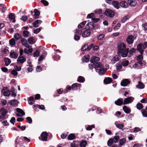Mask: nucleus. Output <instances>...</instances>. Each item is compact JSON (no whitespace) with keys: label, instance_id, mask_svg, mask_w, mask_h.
I'll return each mask as SVG.
<instances>
[{"label":"nucleus","instance_id":"36","mask_svg":"<svg viewBox=\"0 0 147 147\" xmlns=\"http://www.w3.org/2000/svg\"><path fill=\"white\" fill-rule=\"evenodd\" d=\"M113 140L112 138L109 139L107 142V145L109 146H112L113 143Z\"/></svg>","mask_w":147,"mask_h":147},{"label":"nucleus","instance_id":"12","mask_svg":"<svg viewBox=\"0 0 147 147\" xmlns=\"http://www.w3.org/2000/svg\"><path fill=\"white\" fill-rule=\"evenodd\" d=\"M86 28L90 30L94 28V23L90 22L88 23L86 26Z\"/></svg>","mask_w":147,"mask_h":147},{"label":"nucleus","instance_id":"53","mask_svg":"<svg viewBox=\"0 0 147 147\" xmlns=\"http://www.w3.org/2000/svg\"><path fill=\"white\" fill-rule=\"evenodd\" d=\"M40 52L38 50H37L34 53V57H38L39 55Z\"/></svg>","mask_w":147,"mask_h":147},{"label":"nucleus","instance_id":"6","mask_svg":"<svg viewBox=\"0 0 147 147\" xmlns=\"http://www.w3.org/2000/svg\"><path fill=\"white\" fill-rule=\"evenodd\" d=\"M94 67L96 71L100 75L101 74V64L100 63H96L94 65Z\"/></svg>","mask_w":147,"mask_h":147},{"label":"nucleus","instance_id":"56","mask_svg":"<svg viewBox=\"0 0 147 147\" xmlns=\"http://www.w3.org/2000/svg\"><path fill=\"white\" fill-rule=\"evenodd\" d=\"M119 136H115L113 139V140L114 142L115 143H116L117 142L118 140H119Z\"/></svg>","mask_w":147,"mask_h":147},{"label":"nucleus","instance_id":"22","mask_svg":"<svg viewBox=\"0 0 147 147\" xmlns=\"http://www.w3.org/2000/svg\"><path fill=\"white\" fill-rule=\"evenodd\" d=\"M80 87L81 85L80 84L75 83L73 84L72 85V89L73 90H76L77 89V87Z\"/></svg>","mask_w":147,"mask_h":147},{"label":"nucleus","instance_id":"62","mask_svg":"<svg viewBox=\"0 0 147 147\" xmlns=\"http://www.w3.org/2000/svg\"><path fill=\"white\" fill-rule=\"evenodd\" d=\"M119 58L117 57V56H114L113 58V61H115V62L118 61L119 60Z\"/></svg>","mask_w":147,"mask_h":147},{"label":"nucleus","instance_id":"42","mask_svg":"<svg viewBox=\"0 0 147 147\" xmlns=\"http://www.w3.org/2000/svg\"><path fill=\"white\" fill-rule=\"evenodd\" d=\"M136 106L137 109L139 110H140L143 108V105L140 103H138Z\"/></svg>","mask_w":147,"mask_h":147},{"label":"nucleus","instance_id":"33","mask_svg":"<svg viewBox=\"0 0 147 147\" xmlns=\"http://www.w3.org/2000/svg\"><path fill=\"white\" fill-rule=\"evenodd\" d=\"M28 103L31 105L33 104L34 102V100L32 96L28 98Z\"/></svg>","mask_w":147,"mask_h":147},{"label":"nucleus","instance_id":"48","mask_svg":"<svg viewBox=\"0 0 147 147\" xmlns=\"http://www.w3.org/2000/svg\"><path fill=\"white\" fill-rule=\"evenodd\" d=\"M129 18V17L128 16H124L122 19V20L121 22L122 23H124Z\"/></svg>","mask_w":147,"mask_h":147},{"label":"nucleus","instance_id":"21","mask_svg":"<svg viewBox=\"0 0 147 147\" xmlns=\"http://www.w3.org/2000/svg\"><path fill=\"white\" fill-rule=\"evenodd\" d=\"M42 21L40 20H37L33 23L32 24L34 27H38L41 23Z\"/></svg>","mask_w":147,"mask_h":147},{"label":"nucleus","instance_id":"37","mask_svg":"<svg viewBox=\"0 0 147 147\" xmlns=\"http://www.w3.org/2000/svg\"><path fill=\"white\" fill-rule=\"evenodd\" d=\"M77 81L80 82H84L85 81V78L82 76H79L78 78Z\"/></svg>","mask_w":147,"mask_h":147},{"label":"nucleus","instance_id":"31","mask_svg":"<svg viewBox=\"0 0 147 147\" xmlns=\"http://www.w3.org/2000/svg\"><path fill=\"white\" fill-rule=\"evenodd\" d=\"M138 84L136 86V87L137 88L143 89L144 88V85L141 82H138Z\"/></svg>","mask_w":147,"mask_h":147},{"label":"nucleus","instance_id":"40","mask_svg":"<svg viewBox=\"0 0 147 147\" xmlns=\"http://www.w3.org/2000/svg\"><path fill=\"white\" fill-rule=\"evenodd\" d=\"M17 112L20 114L21 115H25L24 111L21 109L19 108H17L16 109Z\"/></svg>","mask_w":147,"mask_h":147},{"label":"nucleus","instance_id":"64","mask_svg":"<svg viewBox=\"0 0 147 147\" xmlns=\"http://www.w3.org/2000/svg\"><path fill=\"white\" fill-rule=\"evenodd\" d=\"M142 47L144 49H145L147 47V42H145L142 44Z\"/></svg>","mask_w":147,"mask_h":147},{"label":"nucleus","instance_id":"18","mask_svg":"<svg viewBox=\"0 0 147 147\" xmlns=\"http://www.w3.org/2000/svg\"><path fill=\"white\" fill-rule=\"evenodd\" d=\"M26 61L25 58H24L23 56H19L17 60L18 63H23Z\"/></svg>","mask_w":147,"mask_h":147},{"label":"nucleus","instance_id":"57","mask_svg":"<svg viewBox=\"0 0 147 147\" xmlns=\"http://www.w3.org/2000/svg\"><path fill=\"white\" fill-rule=\"evenodd\" d=\"M121 26V24L120 23H118L117 24L114 28V30H115L118 29L119 28V27Z\"/></svg>","mask_w":147,"mask_h":147},{"label":"nucleus","instance_id":"60","mask_svg":"<svg viewBox=\"0 0 147 147\" xmlns=\"http://www.w3.org/2000/svg\"><path fill=\"white\" fill-rule=\"evenodd\" d=\"M141 129L140 128L138 127H136L135 128L134 131V132H137L141 131Z\"/></svg>","mask_w":147,"mask_h":147},{"label":"nucleus","instance_id":"45","mask_svg":"<svg viewBox=\"0 0 147 147\" xmlns=\"http://www.w3.org/2000/svg\"><path fill=\"white\" fill-rule=\"evenodd\" d=\"M115 124L116 127L120 129H122L123 127V125L122 124H117L116 122L115 123Z\"/></svg>","mask_w":147,"mask_h":147},{"label":"nucleus","instance_id":"38","mask_svg":"<svg viewBox=\"0 0 147 147\" xmlns=\"http://www.w3.org/2000/svg\"><path fill=\"white\" fill-rule=\"evenodd\" d=\"M14 37L15 40L17 41L20 38H21V36L19 33H17L14 35Z\"/></svg>","mask_w":147,"mask_h":147},{"label":"nucleus","instance_id":"10","mask_svg":"<svg viewBox=\"0 0 147 147\" xmlns=\"http://www.w3.org/2000/svg\"><path fill=\"white\" fill-rule=\"evenodd\" d=\"M130 83L129 80L127 79H125L123 80L121 83V86H125L127 85L128 84Z\"/></svg>","mask_w":147,"mask_h":147},{"label":"nucleus","instance_id":"26","mask_svg":"<svg viewBox=\"0 0 147 147\" xmlns=\"http://www.w3.org/2000/svg\"><path fill=\"white\" fill-rule=\"evenodd\" d=\"M112 4L115 8L117 9L119 8V4L118 1H113L112 2Z\"/></svg>","mask_w":147,"mask_h":147},{"label":"nucleus","instance_id":"32","mask_svg":"<svg viewBox=\"0 0 147 147\" xmlns=\"http://www.w3.org/2000/svg\"><path fill=\"white\" fill-rule=\"evenodd\" d=\"M79 144L80 147H85L87 144V142L86 140H82Z\"/></svg>","mask_w":147,"mask_h":147},{"label":"nucleus","instance_id":"20","mask_svg":"<svg viewBox=\"0 0 147 147\" xmlns=\"http://www.w3.org/2000/svg\"><path fill=\"white\" fill-rule=\"evenodd\" d=\"M3 95L5 96H9L11 93V91L8 90H5L3 88L2 90Z\"/></svg>","mask_w":147,"mask_h":147},{"label":"nucleus","instance_id":"51","mask_svg":"<svg viewBox=\"0 0 147 147\" xmlns=\"http://www.w3.org/2000/svg\"><path fill=\"white\" fill-rule=\"evenodd\" d=\"M29 32L28 31L25 30L23 32V36L25 37H27L28 36Z\"/></svg>","mask_w":147,"mask_h":147},{"label":"nucleus","instance_id":"5","mask_svg":"<svg viewBox=\"0 0 147 147\" xmlns=\"http://www.w3.org/2000/svg\"><path fill=\"white\" fill-rule=\"evenodd\" d=\"M82 32L81 30L79 29H76L74 33V39L76 40H78L80 39V35H81Z\"/></svg>","mask_w":147,"mask_h":147},{"label":"nucleus","instance_id":"30","mask_svg":"<svg viewBox=\"0 0 147 147\" xmlns=\"http://www.w3.org/2000/svg\"><path fill=\"white\" fill-rule=\"evenodd\" d=\"M28 41L31 44H33L35 42V40L33 37L29 38L28 39Z\"/></svg>","mask_w":147,"mask_h":147},{"label":"nucleus","instance_id":"55","mask_svg":"<svg viewBox=\"0 0 147 147\" xmlns=\"http://www.w3.org/2000/svg\"><path fill=\"white\" fill-rule=\"evenodd\" d=\"M95 126L94 125H89L86 128V129L87 130H91L92 129V128H94Z\"/></svg>","mask_w":147,"mask_h":147},{"label":"nucleus","instance_id":"13","mask_svg":"<svg viewBox=\"0 0 147 147\" xmlns=\"http://www.w3.org/2000/svg\"><path fill=\"white\" fill-rule=\"evenodd\" d=\"M123 99L122 98L118 99L115 102V105L119 106L123 104Z\"/></svg>","mask_w":147,"mask_h":147},{"label":"nucleus","instance_id":"41","mask_svg":"<svg viewBox=\"0 0 147 147\" xmlns=\"http://www.w3.org/2000/svg\"><path fill=\"white\" fill-rule=\"evenodd\" d=\"M9 42L11 45H16V42L15 39L12 38L9 40Z\"/></svg>","mask_w":147,"mask_h":147},{"label":"nucleus","instance_id":"49","mask_svg":"<svg viewBox=\"0 0 147 147\" xmlns=\"http://www.w3.org/2000/svg\"><path fill=\"white\" fill-rule=\"evenodd\" d=\"M10 104L12 105H15L17 104L18 102V101L15 99L11 100L10 101Z\"/></svg>","mask_w":147,"mask_h":147},{"label":"nucleus","instance_id":"4","mask_svg":"<svg viewBox=\"0 0 147 147\" xmlns=\"http://www.w3.org/2000/svg\"><path fill=\"white\" fill-rule=\"evenodd\" d=\"M41 136L39 137L40 140L43 141H46L47 140V138L48 134L46 131L42 132L41 134Z\"/></svg>","mask_w":147,"mask_h":147},{"label":"nucleus","instance_id":"29","mask_svg":"<svg viewBox=\"0 0 147 147\" xmlns=\"http://www.w3.org/2000/svg\"><path fill=\"white\" fill-rule=\"evenodd\" d=\"M0 113L1 115L4 116L5 115L7 112L6 111V109L4 108H1L0 110Z\"/></svg>","mask_w":147,"mask_h":147},{"label":"nucleus","instance_id":"9","mask_svg":"<svg viewBox=\"0 0 147 147\" xmlns=\"http://www.w3.org/2000/svg\"><path fill=\"white\" fill-rule=\"evenodd\" d=\"M21 42L22 45L24 47L29 48H30V46L28 44L27 41L26 39L24 38H22L21 40Z\"/></svg>","mask_w":147,"mask_h":147},{"label":"nucleus","instance_id":"23","mask_svg":"<svg viewBox=\"0 0 147 147\" xmlns=\"http://www.w3.org/2000/svg\"><path fill=\"white\" fill-rule=\"evenodd\" d=\"M123 109L124 112L127 114H129L131 111V109L126 106H124Z\"/></svg>","mask_w":147,"mask_h":147},{"label":"nucleus","instance_id":"8","mask_svg":"<svg viewBox=\"0 0 147 147\" xmlns=\"http://www.w3.org/2000/svg\"><path fill=\"white\" fill-rule=\"evenodd\" d=\"M134 36L132 35H130L128 36L126 39V42L129 45L132 44L134 42Z\"/></svg>","mask_w":147,"mask_h":147},{"label":"nucleus","instance_id":"15","mask_svg":"<svg viewBox=\"0 0 147 147\" xmlns=\"http://www.w3.org/2000/svg\"><path fill=\"white\" fill-rule=\"evenodd\" d=\"M113 81L112 79L110 77L106 78L103 81L104 83L106 84H109Z\"/></svg>","mask_w":147,"mask_h":147},{"label":"nucleus","instance_id":"17","mask_svg":"<svg viewBox=\"0 0 147 147\" xmlns=\"http://www.w3.org/2000/svg\"><path fill=\"white\" fill-rule=\"evenodd\" d=\"M79 142L78 140L74 141L71 144V147H79Z\"/></svg>","mask_w":147,"mask_h":147},{"label":"nucleus","instance_id":"11","mask_svg":"<svg viewBox=\"0 0 147 147\" xmlns=\"http://www.w3.org/2000/svg\"><path fill=\"white\" fill-rule=\"evenodd\" d=\"M92 30L88 29L86 30L82 34V36L84 37H86L88 36L90 34Z\"/></svg>","mask_w":147,"mask_h":147},{"label":"nucleus","instance_id":"47","mask_svg":"<svg viewBox=\"0 0 147 147\" xmlns=\"http://www.w3.org/2000/svg\"><path fill=\"white\" fill-rule=\"evenodd\" d=\"M142 114L143 116L147 117V112L144 109H142L141 110Z\"/></svg>","mask_w":147,"mask_h":147},{"label":"nucleus","instance_id":"58","mask_svg":"<svg viewBox=\"0 0 147 147\" xmlns=\"http://www.w3.org/2000/svg\"><path fill=\"white\" fill-rule=\"evenodd\" d=\"M41 2L45 6H47L49 4L48 2L45 0H42Z\"/></svg>","mask_w":147,"mask_h":147},{"label":"nucleus","instance_id":"61","mask_svg":"<svg viewBox=\"0 0 147 147\" xmlns=\"http://www.w3.org/2000/svg\"><path fill=\"white\" fill-rule=\"evenodd\" d=\"M21 20L24 22H25L26 21L28 18L26 16H23L21 18Z\"/></svg>","mask_w":147,"mask_h":147},{"label":"nucleus","instance_id":"50","mask_svg":"<svg viewBox=\"0 0 147 147\" xmlns=\"http://www.w3.org/2000/svg\"><path fill=\"white\" fill-rule=\"evenodd\" d=\"M9 17L11 20L14 19L15 18L14 14L12 13H10L9 16Z\"/></svg>","mask_w":147,"mask_h":147},{"label":"nucleus","instance_id":"7","mask_svg":"<svg viewBox=\"0 0 147 147\" xmlns=\"http://www.w3.org/2000/svg\"><path fill=\"white\" fill-rule=\"evenodd\" d=\"M134 99V98L132 96L128 97L125 99L123 104L124 105H126L129 103H131L133 102Z\"/></svg>","mask_w":147,"mask_h":147},{"label":"nucleus","instance_id":"16","mask_svg":"<svg viewBox=\"0 0 147 147\" xmlns=\"http://www.w3.org/2000/svg\"><path fill=\"white\" fill-rule=\"evenodd\" d=\"M142 44H139L137 45V50L139 51L140 53L141 54H142L144 52V50L142 49Z\"/></svg>","mask_w":147,"mask_h":147},{"label":"nucleus","instance_id":"24","mask_svg":"<svg viewBox=\"0 0 147 147\" xmlns=\"http://www.w3.org/2000/svg\"><path fill=\"white\" fill-rule=\"evenodd\" d=\"M119 4L121 7L124 8H127L128 5L127 3L125 1H122Z\"/></svg>","mask_w":147,"mask_h":147},{"label":"nucleus","instance_id":"35","mask_svg":"<svg viewBox=\"0 0 147 147\" xmlns=\"http://www.w3.org/2000/svg\"><path fill=\"white\" fill-rule=\"evenodd\" d=\"M75 138V136L74 134H71L68 136L67 138L68 140H71L74 139Z\"/></svg>","mask_w":147,"mask_h":147},{"label":"nucleus","instance_id":"3","mask_svg":"<svg viewBox=\"0 0 147 147\" xmlns=\"http://www.w3.org/2000/svg\"><path fill=\"white\" fill-rule=\"evenodd\" d=\"M104 14L107 17L110 18L113 17L114 15V12L111 9H107L104 12Z\"/></svg>","mask_w":147,"mask_h":147},{"label":"nucleus","instance_id":"54","mask_svg":"<svg viewBox=\"0 0 147 147\" xmlns=\"http://www.w3.org/2000/svg\"><path fill=\"white\" fill-rule=\"evenodd\" d=\"M88 45L87 44L85 45L82 48V51H84L87 50L88 51Z\"/></svg>","mask_w":147,"mask_h":147},{"label":"nucleus","instance_id":"52","mask_svg":"<svg viewBox=\"0 0 147 147\" xmlns=\"http://www.w3.org/2000/svg\"><path fill=\"white\" fill-rule=\"evenodd\" d=\"M136 50V49H135L134 48H132L129 51V53L130 55H133V53H135Z\"/></svg>","mask_w":147,"mask_h":147},{"label":"nucleus","instance_id":"34","mask_svg":"<svg viewBox=\"0 0 147 147\" xmlns=\"http://www.w3.org/2000/svg\"><path fill=\"white\" fill-rule=\"evenodd\" d=\"M89 55H87L83 57L82 58V60L83 62H87L89 61Z\"/></svg>","mask_w":147,"mask_h":147},{"label":"nucleus","instance_id":"46","mask_svg":"<svg viewBox=\"0 0 147 147\" xmlns=\"http://www.w3.org/2000/svg\"><path fill=\"white\" fill-rule=\"evenodd\" d=\"M126 142V140L124 138H121L119 141L120 144L121 145H122L124 144Z\"/></svg>","mask_w":147,"mask_h":147},{"label":"nucleus","instance_id":"28","mask_svg":"<svg viewBox=\"0 0 147 147\" xmlns=\"http://www.w3.org/2000/svg\"><path fill=\"white\" fill-rule=\"evenodd\" d=\"M10 55L12 58L16 59L18 56V54L13 51H11L10 53Z\"/></svg>","mask_w":147,"mask_h":147},{"label":"nucleus","instance_id":"2","mask_svg":"<svg viewBox=\"0 0 147 147\" xmlns=\"http://www.w3.org/2000/svg\"><path fill=\"white\" fill-rule=\"evenodd\" d=\"M142 54L139 55L136 57V60L138 61L137 63L140 64L142 66H145L146 64V62L143 60V57Z\"/></svg>","mask_w":147,"mask_h":147},{"label":"nucleus","instance_id":"59","mask_svg":"<svg viewBox=\"0 0 147 147\" xmlns=\"http://www.w3.org/2000/svg\"><path fill=\"white\" fill-rule=\"evenodd\" d=\"M94 16V13H91L90 14H89L88 15L87 18H91L93 17Z\"/></svg>","mask_w":147,"mask_h":147},{"label":"nucleus","instance_id":"43","mask_svg":"<svg viewBox=\"0 0 147 147\" xmlns=\"http://www.w3.org/2000/svg\"><path fill=\"white\" fill-rule=\"evenodd\" d=\"M129 61L128 60L123 61L122 62V64L124 67L127 66L128 65Z\"/></svg>","mask_w":147,"mask_h":147},{"label":"nucleus","instance_id":"25","mask_svg":"<svg viewBox=\"0 0 147 147\" xmlns=\"http://www.w3.org/2000/svg\"><path fill=\"white\" fill-rule=\"evenodd\" d=\"M128 3L131 6H134L136 5V0H128Z\"/></svg>","mask_w":147,"mask_h":147},{"label":"nucleus","instance_id":"27","mask_svg":"<svg viewBox=\"0 0 147 147\" xmlns=\"http://www.w3.org/2000/svg\"><path fill=\"white\" fill-rule=\"evenodd\" d=\"M34 18L37 19L38 18L40 15V13L39 11L37 9H35L34 10Z\"/></svg>","mask_w":147,"mask_h":147},{"label":"nucleus","instance_id":"1","mask_svg":"<svg viewBox=\"0 0 147 147\" xmlns=\"http://www.w3.org/2000/svg\"><path fill=\"white\" fill-rule=\"evenodd\" d=\"M117 48L118 49V55L121 56L124 49H126V45L124 43H121L118 45Z\"/></svg>","mask_w":147,"mask_h":147},{"label":"nucleus","instance_id":"19","mask_svg":"<svg viewBox=\"0 0 147 147\" xmlns=\"http://www.w3.org/2000/svg\"><path fill=\"white\" fill-rule=\"evenodd\" d=\"M129 48L125 49H124V50L121 56L122 57H126L128 55L129 52Z\"/></svg>","mask_w":147,"mask_h":147},{"label":"nucleus","instance_id":"39","mask_svg":"<svg viewBox=\"0 0 147 147\" xmlns=\"http://www.w3.org/2000/svg\"><path fill=\"white\" fill-rule=\"evenodd\" d=\"M86 22V21H84L80 23L78 26V28H83Z\"/></svg>","mask_w":147,"mask_h":147},{"label":"nucleus","instance_id":"14","mask_svg":"<svg viewBox=\"0 0 147 147\" xmlns=\"http://www.w3.org/2000/svg\"><path fill=\"white\" fill-rule=\"evenodd\" d=\"M100 60L99 57L96 56H93L90 59V61L91 63H93L98 61Z\"/></svg>","mask_w":147,"mask_h":147},{"label":"nucleus","instance_id":"44","mask_svg":"<svg viewBox=\"0 0 147 147\" xmlns=\"http://www.w3.org/2000/svg\"><path fill=\"white\" fill-rule=\"evenodd\" d=\"M4 61L6 66L8 65L11 62L10 60L8 58L5 59Z\"/></svg>","mask_w":147,"mask_h":147},{"label":"nucleus","instance_id":"63","mask_svg":"<svg viewBox=\"0 0 147 147\" xmlns=\"http://www.w3.org/2000/svg\"><path fill=\"white\" fill-rule=\"evenodd\" d=\"M67 136V134H65L64 133H63L62 134L61 137L62 139H65L66 137Z\"/></svg>","mask_w":147,"mask_h":147}]
</instances>
